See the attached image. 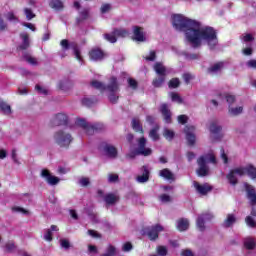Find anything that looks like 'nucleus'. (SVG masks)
I'll list each match as a JSON object with an SVG mask.
<instances>
[{
	"label": "nucleus",
	"mask_w": 256,
	"mask_h": 256,
	"mask_svg": "<svg viewBox=\"0 0 256 256\" xmlns=\"http://www.w3.org/2000/svg\"><path fill=\"white\" fill-rule=\"evenodd\" d=\"M172 25L176 31H181L185 34L187 41L197 49L201 47V42L205 41L210 49L217 47L219 40H217V32L209 26H202L199 22L189 19L181 14L173 16Z\"/></svg>",
	"instance_id": "nucleus-1"
},
{
	"label": "nucleus",
	"mask_w": 256,
	"mask_h": 256,
	"mask_svg": "<svg viewBox=\"0 0 256 256\" xmlns=\"http://www.w3.org/2000/svg\"><path fill=\"white\" fill-rule=\"evenodd\" d=\"M248 175L250 179H256V168L249 164L246 166L235 167L227 174V179L230 185H237L239 183V177H245Z\"/></svg>",
	"instance_id": "nucleus-2"
},
{
	"label": "nucleus",
	"mask_w": 256,
	"mask_h": 256,
	"mask_svg": "<svg viewBox=\"0 0 256 256\" xmlns=\"http://www.w3.org/2000/svg\"><path fill=\"white\" fill-rule=\"evenodd\" d=\"M197 163L198 169L196 170V173L198 177H207V175H209V166L207 164L213 163V165H217V158H215V154H213V152H210L200 156Z\"/></svg>",
	"instance_id": "nucleus-3"
},
{
	"label": "nucleus",
	"mask_w": 256,
	"mask_h": 256,
	"mask_svg": "<svg viewBox=\"0 0 256 256\" xmlns=\"http://www.w3.org/2000/svg\"><path fill=\"white\" fill-rule=\"evenodd\" d=\"M53 139L55 141V144L59 145V147H69V145H71V141H73V137H71V134L63 130L55 132Z\"/></svg>",
	"instance_id": "nucleus-4"
},
{
	"label": "nucleus",
	"mask_w": 256,
	"mask_h": 256,
	"mask_svg": "<svg viewBox=\"0 0 256 256\" xmlns=\"http://www.w3.org/2000/svg\"><path fill=\"white\" fill-rule=\"evenodd\" d=\"M76 123L86 131L87 135H93L94 133H99V131L105 129V125L101 123L89 124L83 119H78Z\"/></svg>",
	"instance_id": "nucleus-5"
},
{
	"label": "nucleus",
	"mask_w": 256,
	"mask_h": 256,
	"mask_svg": "<svg viewBox=\"0 0 256 256\" xmlns=\"http://www.w3.org/2000/svg\"><path fill=\"white\" fill-rule=\"evenodd\" d=\"M107 91L109 92L108 99L111 103H117V99H119V82L115 77L110 78V82L107 85Z\"/></svg>",
	"instance_id": "nucleus-6"
},
{
	"label": "nucleus",
	"mask_w": 256,
	"mask_h": 256,
	"mask_svg": "<svg viewBox=\"0 0 256 256\" xmlns=\"http://www.w3.org/2000/svg\"><path fill=\"white\" fill-rule=\"evenodd\" d=\"M129 31L126 29L120 28V29H114L112 33L104 34V39L106 41H109V43H117V37H128Z\"/></svg>",
	"instance_id": "nucleus-7"
},
{
	"label": "nucleus",
	"mask_w": 256,
	"mask_h": 256,
	"mask_svg": "<svg viewBox=\"0 0 256 256\" xmlns=\"http://www.w3.org/2000/svg\"><path fill=\"white\" fill-rule=\"evenodd\" d=\"M138 148L136 149L137 155H142L143 157H149L152 155L153 150L151 148H147V139L145 137H141L137 140Z\"/></svg>",
	"instance_id": "nucleus-8"
},
{
	"label": "nucleus",
	"mask_w": 256,
	"mask_h": 256,
	"mask_svg": "<svg viewBox=\"0 0 256 256\" xmlns=\"http://www.w3.org/2000/svg\"><path fill=\"white\" fill-rule=\"evenodd\" d=\"M60 45L62 47V50L65 52V51H69V49H73V53L75 55V58L78 60V61H82L83 58L81 57V51H79V48L77 47L76 44H70L69 43V40L67 39H63L61 40L60 42Z\"/></svg>",
	"instance_id": "nucleus-9"
},
{
	"label": "nucleus",
	"mask_w": 256,
	"mask_h": 256,
	"mask_svg": "<svg viewBox=\"0 0 256 256\" xmlns=\"http://www.w3.org/2000/svg\"><path fill=\"white\" fill-rule=\"evenodd\" d=\"M221 126L217 124V122H212L209 127L210 131V139L212 141H219L223 135L221 134Z\"/></svg>",
	"instance_id": "nucleus-10"
},
{
	"label": "nucleus",
	"mask_w": 256,
	"mask_h": 256,
	"mask_svg": "<svg viewBox=\"0 0 256 256\" xmlns=\"http://www.w3.org/2000/svg\"><path fill=\"white\" fill-rule=\"evenodd\" d=\"M213 219V214L206 212L198 216L196 220V226L199 231H205V222L211 221Z\"/></svg>",
	"instance_id": "nucleus-11"
},
{
	"label": "nucleus",
	"mask_w": 256,
	"mask_h": 256,
	"mask_svg": "<svg viewBox=\"0 0 256 256\" xmlns=\"http://www.w3.org/2000/svg\"><path fill=\"white\" fill-rule=\"evenodd\" d=\"M245 190H246V197L250 201V205L254 206L256 205V190L255 186L246 183L244 185Z\"/></svg>",
	"instance_id": "nucleus-12"
},
{
	"label": "nucleus",
	"mask_w": 256,
	"mask_h": 256,
	"mask_svg": "<svg viewBox=\"0 0 256 256\" xmlns=\"http://www.w3.org/2000/svg\"><path fill=\"white\" fill-rule=\"evenodd\" d=\"M40 177H43L48 185H57L60 181L59 177L51 175L48 169H42Z\"/></svg>",
	"instance_id": "nucleus-13"
},
{
	"label": "nucleus",
	"mask_w": 256,
	"mask_h": 256,
	"mask_svg": "<svg viewBox=\"0 0 256 256\" xmlns=\"http://www.w3.org/2000/svg\"><path fill=\"white\" fill-rule=\"evenodd\" d=\"M163 231V227L161 225L152 226L146 229V235L150 239V241H155L159 237V233Z\"/></svg>",
	"instance_id": "nucleus-14"
},
{
	"label": "nucleus",
	"mask_w": 256,
	"mask_h": 256,
	"mask_svg": "<svg viewBox=\"0 0 256 256\" xmlns=\"http://www.w3.org/2000/svg\"><path fill=\"white\" fill-rule=\"evenodd\" d=\"M133 33H134V36H133L134 41H138L139 43H145V41H147V37L143 32V28L139 26H134Z\"/></svg>",
	"instance_id": "nucleus-15"
},
{
	"label": "nucleus",
	"mask_w": 256,
	"mask_h": 256,
	"mask_svg": "<svg viewBox=\"0 0 256 256\" xmlns=\"http://www.w3.org/2000/svg\"><path fill=\"white\" fill-rule=\"evenodd\" d=\"M89 57L91 61H103L105 59V53L100 48H93L89 52Z\"/></svg>",
	"instance_id": "nucleus-16"
},
{
	"label": "nucleus",
	"mask_w": 256,
	"mask_h": 256,
	"mask_svg": "<svg viewBox=\"0 0 256 256\" xmlns=\"http://www.w3.org/2000/svg\"><path fill=\"white\" fill-rule=\"evenodd\" d=\"M68 121L69 116L65 113H58L52 119L53 125H67Z\"/></svg>",
	"instance_id": "nucleus-17"
},
{
	"label": "nucleus",
	"mask_w": 256,
	"mask_h": 256,
	"mask_svg": "<svg viewBox=\"0 0 256 256\" xmlns=\"http://www.w3.org/2000/svg\"><path fill=\"white\" fill-rule=\"evenodd\" d=\"M193 185H194L196 191H198V193H200V195H207L213 189V187H211V185H209V184L201 185L197 181H194Z\"/></svg>",
	"instance_id": "nucleus-18"
},
{
	"label": "nucleus",
	"mask_w": 256,
	"mask_h": 256,
	"mask_svg": "<svg viewBox=\"0 0 256 256\" xmlns=\"http://www.w3.org/2000/svg\"><path fill=\"white\" fill-rule=\"evenodd\" d=\"M103 151L109 159H117V148H115V146L106 144L103 147Z\"/></svg>",
	"instance_id": "nucleus-19"
},
{
	"label": "nucleus",
	"mask_w": 256,
	"mask_h": 256,
	"mask_svg": "<svg viewBox=\"0 0 256 256\" xmlns=\"http://www.w3.org/2000/svg\"><path fill=\"white\" fill-rule=\"evenodd\" d=\"M224 67H225V62H217L208 68V73L210 75H217L221 73V71H223Z\"/></svg>",
	"instance_id": "nucleus-20"
},
{
	"label": "nucleus",
	"mask_w": 256,
	"mask_h": 256,
	"mask_svg": "<svg viewBox=\"0 0 256 256\" xmlns=\"http://www.w3.org/2000/svg\"><path fill=\"white\" fill-rule=\"evenodd\" d=\"M159 177H162L163 179H166V181H171V182L176 180L175 174L171 172V170H169L168 168H164L160 170Z\"/></svg>",
	"instance_id": "nucleus-21"
},
{
	"label": "nucleus",
	"mask_w": 256,
	"mask_h": 256,
	"mask_svg": "<svg viewBox=\"0 0 256 256\" xmlns=\"http://www.w3.org/2000/svg\"><path fill=\"white\" fill-rule=\"evenodd\" d=\"M160 112L164 117V121L166 123H171V110H169V105H167L166 103L162 104L160 106Z\"/></svg>",
	"instance_id": "nucleus-22"
},
{
	"label": "nucleus",
	"mask_w": 256,
	"mask_h": 256,
	"mask_svg": "<svg viewBox=\"0 0 256 256\" xmlns=\"http://www.w3.org/2000/svg\"><path fill=\"white\" fill-rule=\"evenodd\" d=\"M142 175L136 177V181L138 183H147L149 181V168L147 166H143L141 168Z\"/></svg>",
	"instance_id": "nucleus-23"
},
{
	"label": "nucleus",
	"mask_w": 256,
	"mask_h": 256,
	"mask_svg": "<svg viewBox=\"0 0 256 256\" xmlns=\"http://www.w3.org/2000/svg\"><path fill=\"white\" fill-rule=\"evenodd\" d=\"M154 71L158 76L167 77V68L161 62H156L154 64Z\"/></svg>",
	"instance_id": "nucleus-24"
},
{
	"label": "nucleus",
	"mask_w": 256,
	"mask_h": 256,
	"mask_svg": "<svg viewBox=\"0 0 256 256\" xmlns=\"http://www.w3.org/2000/svg\"><path fill=\"white\" fill-rule=\"evenodd\" d=\"M234 223H237V217L234 214H227L225 220L222 223V226L225 229H229V227H233Z\"/></svg>",
	"instance_id": "nucleus-25"
},
{
	"label": "nucleus",
	"mask_w": 256,
	"mask_h": 256,
	"mask_svg": "<svg viewBox=\"0 0 256 256\" xmlns=\"http://www.w3.org/2000/svg\"><path fill=\"white\" fill-rule=\"evenodd\" d=\"M131 125L132 129L136 131V133H141V135L145 133V131L143 130V125H141V120H139V118H133Z\"/></svg>",
	"instance_id": "nucleus-26"
},
{
	"label": "nucleus",
	"mask_w": 256,
	"mask_h": 256,
	"mask_svg": "<svg viewBox=\"0 0 256 256\" xmlns=\"http://www.w3.org/2000/svg\"><path fill=\"white\" fill-rule=\"evenodd\" d=\"M176 227L178 231H187V229H189V220L187 218L179 219Z\"/></svg>",
	"instance_id": "nucleus-27"
},
{
	"label": "nucleus",
	"mask_w": 256,
	"mask_h": 256,
	"mask_svg": "<svg viewBox=\"0 0 256 256\" xmlns=\"http://www.w3.org/2000/svg\"><path fill=\"white\" fill-rule=\"evenodd\" d=\"M104 201L107 205H115L119 201V196L117 194L109 193L104 196Z\"/></svg>",
	"instance_id": "nucleus-28"
},
{
	"label": "nucleus",
	"mask_w": 256,
	"mask_h": 256,
	"mask_svg": "<svg viewBox=\"0 0 256 256\" xmlns=\"http://www.w3.org/2000/svg\"><path fill=\"white\" fill-rule=\"evenodd\" d=\"M21 39L23 40L22 44L18 47L21 51H25L26 49H29V34L22 33L20 34Z\"/></svg>",
	"instance_id": "nucleus-29"
},
{
	"label": "nucleus",
	"mask_w": 256,
	"mask_h": 256,
	"mask_svg": "<svg viewBox=\"0 0 256 256\" xmlns=\"http://www.w3.org/2000/svg\"><path fill=\"white\" fill-rule=\"evenodd\" d=\"M243 113V106L231 107L228 108V114L231 117H237V115H241Z\"/></svg>",
	"instance_id": "nucleus-30"
},
{
	"label": "nucleus",
	"mask_w": 256,
	"mask_h": 256,
	"mask_svg": "<svg viewBox=\"0 0 256 256\" xmlns=\"http://www.w3.org/2000/svg\"><path fill=\"white\" fill-rule=\"evenodd\" d=\"M190 131H193V127L185 128L186 139H187L189 145H195V134L191 133Z\"/></svg>",
	"instance_id": "nucleus-31"
},
{
	"label": "nucleus",
	"mask_w": 256,
	"mask_h": 256,
	"mask_svg": "<svg viewBox=\"0 0 256 256\" xmlns=\"http://www.w3.org/2000/svg\"><path fill=\"white\" fill-rule=\"evenodd\" d=\"M49 6L51 9H55V11H61L63 9L64 5L61 0H50Z\"/></svg>",
	"instance_id": "nucleus-32"
},
{
	"label": "nucleus",
	"mask_w": 256,
	"mask_h": 256,
	"mask_svg": "<svg viewBox=\"0 0 256 256\" xmlns=\"http://www.w3.org/2000/svg\"><path fill=\"white\" fill-rule=\"evenodd\" d=\"M149 137L152 141H159V125H156L150 130Z\"/></svg>",
	"instance_id": "nucleus-33"
},
{
	"label": "nucleus",
	"mask_w": 256,
	"mask_h": 256,
	"mask_svg": "<svg viewBox=\"0 0 256 256\" xmlns=\"http://www.w3.org/2000/svg\"><path fill=\"white\" fill-rule=\"evenodd\" d=\"M0 111H2L4 115H11V106L6 102L0 101Z\"/></svg>",
	"instance_id": "nucleus-34"
},
{
	"label": "nucleus",
	"mask_w": 256,
	"mask_h": 256,
	"mask_svg": "<svg viewBox=\"0 0 256 256\" xmlns=\"http://www.w3.org/2000/svg\"><path fill=\"white\" fill-rule=\"evenodd\" d=\"M91 87L98 89V91H107V86L97 80L91 82Z\"/></svg>",
	"instance_id": "nucleus-35"
},
{
	"label": "nucleus",
	"mask_w": 256,
	"mask_h": 256,
	"mask_svg": "<svg viewBox=\"0 0 256 256\" xmlns=\"http://www.w3.org/2000/svg\"><path fill=\"white\" fill-rule=\"evenodd\" d=\"M163 135L167 141H173L175 137V132L169 128H164Z\"/></svg>",
	"instance_id": "nucleus-36"
},
{
	"label": "nucleus",
	"mask_w": 256,
	"mask_h": 256,
	"mask_svg": "<svg viewBox=\"0 0 256 256\" xmlns=\"http://www.w3.org/2000/svg\"><path fill=\"white\" fill-rule=\"evenodd\" d=\"M115 255H117V248H115V246L113 245H109L106 249V252L100 256H115Z\"/></svg>",
	"instance_id": "nucleus-37"
},
{
	"label": "nucleus",
	"mask_w": 256,
	"mask_h": 256,
	"mask_svg": "<svg viewBox=\"0 0 256 256\" xmlns=\"http://www.w3.org/2000/svg\"><path fill=\"white\" fill-rule=\"evenodd\" d=\"M166 76H158L152 81L153 87H163V83H165Z\"/></svg>",
	"instance_id": "nucleus-38"
},
{
	"label": "nucleus",
	"mask_w": 256,
	"mask_h": 256,
	"mask_svg": "<svg viewBox=\"0 0 256 256\" xmlns=\"http://www.w3.org/2000/svg\"><path fill=\"white\" fill-rule=\"evenodd\" d=\"M218 97L220 99H226L227 103H229V105H233V103H235V96L231 95V94H218Z\"/></svg>",
	"instance_id": "nucleus-39"
},
{
	"label": "nucleus",
	"mask_w": 256,
	"mask_h": 256,
	"mask_svg": "<svg viewBox=\"0 0 256 256\" xmlns=\"http://www.w3.org/2000/svg\"><path fill=\"white\" fill-rule=\"evenodd\" d=\"M24 61H27L30 65H39V62H37V59L32 57L30 54H23Z\"/></svg>",
	"instance_id": "nucleus-40"
},
{
	"label": "nucleus",
	"mask_w": 256,
	"mask_h": 256,
	"mask_svg": "<svg viewBox=\"0 0 256 256\" xmlns=\"http://www.w3.org/2000/svg\"><path fill=\"white\" fill-rule=\"evenodd\" d=\"M59 87L60 89H62V91H68V89H71L73 87V82L65 80L63 82H60Z\"/></svg>",
	"instance_id": "nucleus-41"
},
{
	"label": "nucleus",
	"mask_w": 256,
	"mask_h": 256,
	"mask_svg": "<svg viewBox=\"0 0 256 256\" xmlns=\"http://www.w3.org/2000/svg\"><path fill=\"white\" fill-rule=\"evenodd\" d=\"M95 103H97V99L96 98H83L82 99V105H84L85 107H91V105H95Z\"/></svg>",
	"instance_id": "nucleus-42"
},
{
	"label": "nucleus",
	"mask_w": 256,
	"mask_h": 256,
	"mask_svg": "<svg viewBox=\"0 0 256 256\" xmlns=\"http://www.w3.org/2000/svg\"><path fill=\"white\" fill-rule=\"evenodd\" d=\"M244 246L246 249H255V240L253 238H245Z\"/></svg>",
	"instance_id": "nucleus-43"
},
{
	"label": "nucleus",
	"mask_w": 256,
	"mask_h": 256,
	"mask_svg": "<svg viewBox=\"0 0 256 256\" xmlns=\"http://www.w3.org/2000/svg\"><path fill=\"white\" fill-rule=\"evenodd\" d=\"M170 97L174 103H178L179 105L183 103V98H181V96L178 93L171 92Z\"/></svg>",
	"instance_id": "nucleus-44"
},
{
	"label": "nucleus",
	"mask_w": 256,
	"mask_h": 256,
	"mask_svg": "<svg viewBox=\"0 0 256 256\" xmlns=\"http://www.w3.org/2000/svg\"><path fill=\"white\" fill-rule=\"evenodd\" d=\"M24 15H26L27 21H31V19H35L36 17L31 8H24Z\"/></svg>",
	"instance_id": "nucleus-45"
},
{
	"label": "nucleus",
	"mask_w": 256,
	"mask_h": 256,
	"mask_svg": "<svg viewBox=\"0 0 256 256\" xmlns=\"http://www.w3.org/2000/svg\"><path fill=\"white\" fill-rule=\"evenodd\" d=\"M5 249L8 253H13L17 249V246H15V242L9 241L5 244Z\"/></svg>",
	"instance_id": "nucleus-46"
},
{
	"label": "nucleus",
	"mask_w": 256,
	"mask_h": 256,
	"mask_svg": "<svg viewBox=\"0 0 256 256\" xmlns=\"http://www.w3.org/2000/svg\"><path fill=\"white\" fill-rule=\"evenodd\" d=\"M12 211L13 213H22L23 215H29V210H26L25 208L19 206H13Z\"/></svg>",
	"instance_id": "nucleus-47"
},
{
	"label": "nucleus",
	"mask_w": 256,
	"mask_h": 256,
	"mask_svg": "<svg viewBox=\"0 0 256 256\" xmlns=\"http://www.w3.org/2000/svg\"><path fill=\"white\" fill-rule=\"evenodd\" d=\"M119 181V175L115 173L108 174V183H117Z\"/></svg>",
	"instance_id": "nucleus-48"
},
{
	"label": "nucleus",
	"mask_w": 256,
	"mask_h": 256,
	"mask_svg": "<svg viewBox=\"0 0 256 256\" xmlns=\"http://www.w3.org/2000/svg\"><path fill=\"white\" fill-rule=\"evenodd\" d=\"M168 85L171 89H177V87H179L180 85L179 79L173 78L172 80H170Z\"/></svg>",
	"instance_id": "nucleus-49"
},
{
	"label": "nucleus",
	"mask_w": 256,
	"mask_h": 256,
	"mask_svg": "<svg viewBox=\"0 0 256 256\" xmlns=\"http://www.w3.org/2000/svg\"><path fill=\"white\" fill-rule=\"evenodd\" d=\"M246 224L248 225V227H252V228H255L256 227V222L255 220L253 219V217L251 216H247L246 219Z\"/></svg>",
	"instance_id": "nucleus-50"
},
{
	"label": "nucleus",
	"mask_w": 256,
	"mask_h": 256,
	"mask_svg": "<svg viewBox=\"0 0 256 256\" xmlns=\"http://www.w3.org/2000/svg\"><path fill=\"white\" fill-rule=\"evenodd\" d=\"M44 239L45 241H53V232L49 229L45 230V233H44Z\"/></svg>",
	"instance_id": "nucleus-51"
},
{
	"label": "nucleus",
	"mask_w": 256,
	"mask_h": 256,
	"mask_svg": "<svg viewBox=\"0 0 256 256\" xmlns=\"http://www.w3.org/2000/svg\"><path fill=\"white\" fill-rule=\"evenodd\" d=\"M157 253L159 256H167V248L165 246H158Z\"/></svg>",
	"instance_id": "nucleus-52"
},
{
	"label": "nucleus",
	"mask_w": 256,
	"mask_h": 256,
	"mask_svg": "<svg viewBox=\"0 0 256 256\" xmlns=\"http://www.w3.org/2000/svg\"><path fill=\"white\" fill-rule=\"evenodd\" d=\"M159 199L162 203H171V196L167 194H162L159 196Z\"/></svg>",
	"instance_id": "nucleus-53"
},
{
	"label": "nucleus",
	"mask_w": 256,
	"mask_h": 256,
	"mask_svg": "<svg viewBox=\"0 0 256 256\" xmlns=\"http://www.w3.org/2000/svg\"><path fill=\"white\" fill-rule=\"evenodd\" d=\"M133 249V244H131V242H126L123 247H122V251H124L125 253H128L129 251H131Z\"/></svg>",
	"instance_id": "nucleus-54"
},
{
	"label": "nucleus",
	"mask_w": 256,
	"mask_h": 256,
	"mask_svg": "<svg viewBox=\"0 0 256 256\" xmlns=\"http://www.w3.org/2000/svg\"><path fill=\"white\" fill-rule=\"evenodd\" d=\"M128 85H129V87H131V89H137V87H138L137 80H135L133 78H129Z\"/></svg>",
	"instance_id": "nucleus-55"
},
{
	"label": "nucleus",
	"mask_w": 256,
	"mask_h": 256,
	"mask_svg": "<svg viewBox=\"0 0 256 256\" xmlns=\"http://www.w3.org/2000/svg\"><path fill=\"white\" fill-rule=\"evenodd\" d=\"M60 245L63 249H69L71 247V244L69 243V240H67V239H61Z\"/></svg>",
	"instance_id": "nucleus-56"
},
{
	"label": "nucleus",
	"mask_w": 256,
	"mask_h": 256,
	"mask_svg": "<svg viewBox=\"0 0 256 256\" xmlns=\"http://www.w3.org/2000/svg\"><path fill=\"white\" fill-rule=\"evenodd\" d=\"M11 157H12V161H13L14 163H16V165H21V162H20L19 159L17 158V150H15V149L12 150V155H11Z\"/></svg>",
	"instance_id": "nucleus-57"
},
{
	"label": "nucleus",
	"mask_w": 256,
	"mask_h": 256,
	"mask_svg": "<svg viewBox=\"0 0 256 256\" xmlns=\"http://www.w3.org/2000/svg\"><path fill=\"white\" fill-rule=\"evenodd\" d=\"M144 59H146V61H155V59H157V54L155 51H150L149 56H146Z\"/></svg>",
	"instance_id": "nucleus-58"
},
{
	"label": "nucleus",
	"mask_w": 256,
	"mask_h": 256,
	"mask_svg": "<svg viewBox=\"0 0 256 256\" xmlns=\"http://www.w3.org/2000/svg\"><path fill=\"white\" fill-rule=\"evenodd\" d=\"M35 89L38 91V93H40V95H47V93H49L46 88L39 85H36Z\"/></svg>",
	"instance_id": "nucleus-59"
},
{
	"label": "nucleus",
	"mask_w": 256,
	"mask_h": 256,
	"mask_svg": "<svg viewBox=\"0 0 256 256\" xmlns=\"http://www.w3.org/2000/svg\"><path fill=\"white\" fill-rule=\"evenodd\" d=\"M79 183H80L81 187H87L89 185V183H90V180L87 177H82L79 180Z\"/></svg>",
	"instance_id": "nucleus-60"
},
{
	"label": "nucleus",
	"mask_w": 256,
	"mask_h": 256,
	"mask_svg": "<svg viewBox=\"0 0 256 256\" xmlns=\"http://www.w3.org/2000/svg\"><path fill=\"white\" fill-rule=\"evenodd\" d=\"M188 120H189V117H187V115L178 116V123H181L182 125H185V123H187Z\"/></svg>",
	"instance_id": "nucleus-61"
},
{
	"label": "nucleus",
	"mask_w": 256,
	"mask_h": 256,
	"mask_svg": "<svg viewBox=\"0 0 256 256\" xmlns=\"http://www.w3.org/2000/svg\"><path fill=\"white\" fill-rule=\"evenodd\" d=\"M5 17L8 21H17V16L13 12H8Z\"/></svg>",
	"instance_id": "nucleus-62"
},
{
	"label": "nucleus",
	"mask_w": 256,
	"mask_h": 256,
	"mask_svg": "<svg viewBox=\"0 0 256 256\" xmlns=\"http://www.w3.org/2000/svg\"><path fill=\"white\" fill-rule=\"evenodd\" d=\"M80 17H81V19H87L89 17V10L88 9H83L80 12Z\"/></svg>",
	"instance_id": "nucleus-63"
},
{
	"label": "nucleus",
	"mask_w": 256,
	"mask_h": 256,
	"mask_svg": "<svg viewBox=\"0 0 256 256\" xmlns=\"http://www.w3.org/2000/svg\"><path fill=\"white\" fill-rule=\"evenodd\" d=\"M247 67H250V69H256V60H250L247 62Z\"/></svg>",
	"instance_id": "nucleus-64"
}]
</instances>
